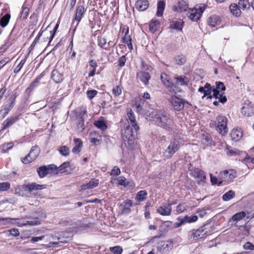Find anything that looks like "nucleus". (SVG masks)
<instances>
[{"mask_svg": "<svg viewBox=\"0 0 254 254\" xmlns=\"http://www.w3.org/2000/svg\"><path fill=\"white\" fill-rule=\"evenodd\" d=\"M160 78L162 82L166 87L168 88V87L170 86L172 81H170L167 74L165 73H162L161 74Z\"/></svg>", "mask_w": 254, "mask_h": 254, "instance_id": "39", "label": "nucleus"}, {"mask_svg": "<svg viewBox=\"0 0 254 254\" xmlns=\"http://www.w3.org/2000/svg\"><path fill=\"white\" fill-rule=\"evenodd\" d=\"M132 203L131 200L127 199L121 204L122 206V213L124 214H128L131 211L130 207L132 206Z\"/></svg>", "mask_w": 254, "mask_h": 254, "instance_id": "18", "label": "nucleus"}, {"mask_svg": "<svg viewBox=\"0 0 254 254\" xmlns=\"http://www.w3.org/2000/svg\"><path fill=\"white\" fill-rule=\"evenodd\" d=\"M45 32V30L40 31L36 37L35 38L34 40L31 44V46H30L29 49V53L33 49L36 44L39 42V40L40 38V37L42 36L43 33Z\"/></svg>", "mask_w": 254, "mask_h": 254, "instance_id": "46", "label": "nucleus"}, {"mask_svg": "<svg viewBox=\"0 0 254 254\" xmlns=\"http://www.w3.org/2000/svg\"><path fill=\"white\" fill-rule=\"evenodd\" d=\"M99 184V181L96 179H92L89 182V187H91V188H93L98 186Z\"/></svg>", "mask_w": 254, "mask_h": 254, "instance_id": "62", "label": "nucleus"}, {"mask_svg": "<svg viewBox=\"0 0 254 254\" xmlns=\"http://www.w3.org/2000/svg\"><path fill=\"white\" fill-rule=\"evenodd\" d=\"M175 79L178 83L181 86L187 85L189 81L188 78L185 76L176 77Z\"/></svg>", "mask_w": 254, "mask_h": 254, "instance_id": "43", "label": "nucleus"}, {"mask_svg": "<svg viewBox=\"0 0 254 254\" xmlns=\"http://www.w3.org/2000/svg\"><path fill=\"white\" fill-rule=\"evenodd\" d=\"M69 162H64L62 165H61L58 168H57V173L58 172L63 173L64 172V170L69 166Z\"/></svg>", "mask_w": 254, "mask_h": 254, "instance_id": "52", "label": "nucleus"}, {"mask_svg": "<svg viewBox=\"0 0 254 254\" xmlns=\"http://www.w3.org/2000/svg\"><path fill=\"white\" fill-rule=\"evenodd\" d=\"M230 10L231 13L236 16H239L241 14V9L237 4L233 3L230 5Z\"/></svg>", "mask_w": 254, "mask_h": 254, "instance_id": "33", "label": "nucleus"}, {"mask_svg": "<svg viewBox=\"0 0 254 254\" xmlns=\"http://www.w3.org/2000/svg\"><path fill=\"white\" fill-rule=\"evenodd\" d=\"M227 118L223 116L219 115L217 117L216 123H210L212 127L213 125L215 126L216 130L221 134L225 135L228 132Z\"/></svg>", "mask_w": 254, "mask_h": 254, "instance_id": "3", "label": "nucleus"}, {"mask_svg": "<svg viewBox=\"0 0 254 254\" xmlns=\"http://www.w3.org/2000/svg\"><path fill=\"white\" fill-rule=\"evenodd\" d=\"M110 251L114 254H121L123 252V249L120 246H116L114 247L110 248Z\"/></svg>", "mask_w": 254, "mask_h": 254, "instance_id": "54", "label": "nucleus"}, {"mask_svg": "<svg viewBox=\"0 0 254 254\" xmlns=\"http://www.w3.org/2000/svg\"><path fill=\"white\" fill-rule=\"evenodd\" d=\"M135 8L137 10L143 11L146 10L149 6L148 0H137L135 2Z\"/></svg>", "mask_w": 254, "mask_h": 254, "instance_id": "16", "label": "nucleus"}, {"mask_svg": "<svg viewBox=\"0 0 254 254\" xmlns=\"http://www.w3.org/2000/svg\"><path fill=\"white\" fill-rule=\"evenodd\" d=\"M184 26V22L180 21H173L170 23V28L178 31H181Z\"/></svg>", "mask_w": 254, "mask_h": 254, "instance_id": "27", "label": "nucleus"}, {"mask_svg": "<svg viewBox=\"0 0 254 254\" xmlns=\"http://www.w3.org/2000/svg\"><path fill=\"white\" fill-rule=\"evenodd\" d=\"M59 152L62 155L64 156H67L69 154V148L66 146H61L60 148Z\"/></svg>", "mask_w": 254, "mask_h": 254, "instance_id": "51", "label": "nucleus"}, {"mask_svg": "<svg viewBox=\"0 0 254 254\" xmlns=\"http://www.w3.org/2000/svg\"><path fill=\"white\" fill-rule=\"evenodd\" d=\"M207 224L204 225L198 229H192L188 232V237L189 240H196L204 237V236L209 235V233L206 230Z\"/></svg>", "mask_w": 254, "mask_h": 254, "instance_id": "5", "label": "nucleus"}, {"mask_svg": "<svg viewBox=\"0 0 254 254\" xmlns=\"http://www.w3.org/2000/svg\"><path fill=\"white\" fill-rule=\"evenodd\" d=\"M169 101L172 108L177 111H180L184 109L185 103H189L185 100L178 98L176 96H172L169 99Z\"/></svg>", "mask_w": 254, "mask_h": 254, "instance_id": "9", "label": "nucleus"}, {"mask_svg": "<svg viewBox=\"0 0 254 254\" xmlns=\"http://www.w3.org/2000/svg\"><path fill=\"white\" fill-rule=\"evenodd\" d=\"M170 92L174 93H177L181 91V90L178 85L174 84L172 82L171 83L170 86L168 87Z\"/></svg>", "mask_w": 254, "mask_h": 254, "instance_id": "49", "label": "nucleus"}, {"mask_svg": "<svg viewBox=\"0 0 254 254\" xmlns=\"http://www.w3.org/2000/svg\"><path fill=\"white\" fill-rule=\"evenodd\" d=\"M14 106V105L12 104V103H9V104H5L4 105H3L2 106V110H1L2 111H4V113H3V117H5L8 113L9 112V111L12 109Z\"/></svg>", "mask_w": 254, "mask_h": 254, "instance_id": "48", "label": "nucleus"}, {"mask_svg": "<svg viewBox=\"0 0 254 254\" xmlns=\"http://www.w3.org/2000/svg\"><path fill=\"white\" fill-rule=\"evenodd\" d=\"M20 116V114H19L15 116L10 117L4 120L2 123L3 127L2 128V130H4L5 129L9 128L14 124L16 123L19 120Z\"/></svg>", "mask_w": 254, "mask_h": 254, "instance_id": "13", "label": "nucleus"}, {"mask_svg": "<svg viewBox=\"0 0 254 254\" xmlns=\"http://www.w3.org/2000/svg\"><path fill=\"white\" fill-rule=\"evenodd\" d=\"M10 18V15L9 13H6L4 16L0 18V25L2 27H5L9 22Z\"/></svg>", "mask_w": 254, "mask_h": 254, "instance_id": "38", "label": "nucleus"}, {"mask_svg": "<svg viewBox=\"0 0 254 254\" xmlns=\"http://www.w3.org/2000/svg\"><path fill=\"white\" fill-rule=\"evenodd\" d=\"M59 23H57L53 30L49 32L50 34V42H51L53 38H54L56 31L59 27Z\"/></svg>", "mask_w": 254, "mask_h": 254, "instance_id": "56", "label": "nucleus"}, {"mask_svg": "<svg viewBox=\"0 0 254 254\" xmlns=\"http://www.w3.org/2000/svg\"><path fill=\"white\" fill-rule=\"evenodd\" d=\"M220 22L221 21L219 17L216 15L210 16L207 20L208 25L212 27L219 25Z\"/></svg>", "mask_w": 254, "mask_h": 254, "instance_id": "22", "label": "nucleus"}, {"mask_svg": "<svg viewBox=\"0 0 254 254\" xmlns=\"http://www.w3.org/2000/svg\"><path fill=\"white\" fill-rule=\"evenodd\" d=\"M84 120L82 116L79 115L77 117V130L81 132L84 129Z\"/></svg>", "mask_w": 254, "mask_h": 254, "instance_id": "31", "label": "nucleus"}, {"mask_svg": "<svg viewBox=\"0 0 254 254\" xmlns=\"http://www.w3.org/2000/svg\"><path fill=\"white\" fill-rule=\"evenodd\" d=\"M85 11H86V9L84 8V6L82 5H79L77 7L76 11H75V17L72 21V24L74 23V21L77 22V23H76L75 27L74 29V31L75 30V28H76V26L78 25L79 23L81 21V20L82 18V16H83V14L85 13Z\"/></svg>", "mask_w": 254, "mask_h": 254, "instance_id": "12", "label": "nucleus"}, {"mask_svg": "<svg viewBox=\"0 0 254 254\" xmlns=\"http://www.w3.org/2000/svg\"><path fill=\"white\" fill-rule=\"evenodd\" d=\"M133 106L135 107L136 112L140 114H145L148 109V102L144 99H136Z\"/></svg>", "mask_w": 254, "mask_h": 254, "instance_id": "10", "label": "nucleus"}, {"mask_svg": "<svg viewBox=\"0 0 254 254\" xmlns=\"http://www.w3.org/2000/svg\"><path fill=\"white\" fill-rule=\"evenodd\" d=\"M224 178L232 181L236 177V172L234 170H225L223 172Z\"/></svg>", "mask_w": 254, "mask_h": 254, "instance_id": "24", "label": "nucleus"}, {"mask_svg": "<svg viewBox=\"0 0 254 254\" xmlns=\"http://www.w3.org/2000/svg\"><path fill=\"white\" fill-rule=\"evenodd\" d=\"M98 45L100 48L105 49H107L106 48L104 47V46L106 45L107 43L106 39L105 38L98 37Z\"/></svg>", "mask_w": 254, "mask_h": 254, "instance_id": "57", "label": "nucleus"}, {"mask_svg": "<svg viewBox=\"0 0 254 254\" xmlns=\"http://www.w3.org/2000/svg\"><path fill=\"white\" fill-rule=\"evenodd\" d=\"M8 232H9V235L14 237L18 236L20 234L18 229L16 228L9 229L8 230Z\"/></svg>", "mask_w": 254, "mask_h": 254, "instance_id": "61", "label": "nucleus"}, {"mask_svg": "<svg viewBox=\"0 0 254 254\" xmlns=\"http://www.w3.org/2000/svg\"><path fill=\"white\" fill-rule=\"evenodd\" d=\"M147 193L146 190H140L137 192L135 196V200L138 201H143L146 199Z\"/></svg>", "mask_w": 254, "mask_h": 254, "instance_id": "37", "label": "nucleus"}, {"mask_svg": "<svg viewBox=\"0 0 254 254\" xmlns=\"http://www.w3.org/2000/svg\"><path fill=\"white\" fill-rule=\"evenodd\" d=\"M201 142L204 145V147H205L211 144L212 138L208 133L203 134L201 135Z\"/></svg>", "mask_w": 254, "mask_h": 254, "instance_id": "26", "label": "nucleus"}, {"mask_svg": "<svg viewBox=\"0 0 254 254\" xmlns=\"http://www.w3.org/2000/svg\"><path fill=\"white\" fill-rule=\"evenodd\" d=\"M183 220L184 221L185 223H193L195 221H196L198 219V217L196 215H191V216H188L186 215L184 217H182Z\"/></svg>", "mask_w": 254, "mask_h": 254, "instance_id": "45", "label": "nucleus"}, {"mask_svg": "<svg viewBox=\"0 0 254 254\" xmlns=\"http://www.w3.org/2000/svg\"><path fill=\"white\" fill-rule=\"evenodd\" d=\"M176 10L180 11H186L189 9V4L185 0H178Z\"/></svg>", "mask_w": 254, "mask_h": 254, "instance_id": "19", "label": "nucleus"}, {"mask_svg": "<svg viewBox=\"0 0 254 254\" xmlns=\"http://www.w3.org/2000/svg\"><path fill=\"white\" fill-rule=\"evenodd\" d=\"M160 245L163 248V250H164L165 248H168L169 246L172 245V242L171 241H162L160 244Z\"/></svg>", "mask_w": 254, "mask_h": 254, "instance_id": "63", "label": "nucleus"}, {"mask_svg": "<svg viewBox=\"0 0 254 254\" xmlns=\"http://www.w3.org/2000/svg\"><path fill=\"white\" fill-rule=\"evenodd\" d=\"M182 145V143L180 139L174 138L163 152V157L165 159L171 158L180 149Z\"/></svg>", "mask_w": 254, "mask_h": 254, "instance_id": "2", "label": "nucleus"}, {"mask_svg": "<svg viewBox=\"0 0 254 254\" xmlns=\"http://www.w3.org/2000/svg\"><path fill=\"white\" fill-rule=\"evenodd\" d=\"M29 12V7L27 6L25 3H24L22 7V11L20 12V15L19 18L21 20H24L27 19V16Z\"/></svg>", "mask_w": 254, "mask_h": 254, "instance_id": "29", "label": "nucleus"}, {"mask_svg": "<svg viewBox=\"0 0 254 254\" xmlns=\"http://www.w3.org/2000/svg\"><path fill=\"white\" fill-rule=\"evenodd\" d=\"M113 94L115 96H118L120 95L121 94L122 92V86L120 85L116 86L115 87H114L113 90Z\"/></svg>", "mask_w": 254, "mask_h": 254, "instance_id": "53", "label": "nucleus"}, {"mask_svg": "<svg viewBox=\"0 0 254 254\" xmlns=\"http://www.w3.org/2000/svg\"><path fill=\"white\" fill-rule=\"evenodd\" d=\"M154 120L158 126L166 130H171L175 128V124L170 118L169 114L161 112H157L154 117Z\"/></svg>", "mask_w": 254, "mask_h": 254, "instance_id": "1", "label": "nucleus"}, {"mask_svg": "<svg viewBox=\"0 0 254 254\" xmlns=\"http://www.w3.org/2000/svg\"><path fill=\"white\" fill-rule=\"evenodd\" d=\"M213 89L219 93H222L224 92L226 87L223 82L219 81L216 82V87L213 88Z\"/></svg>", "mask_w": 254, "mask_h": 254, "instance_id": "42", "label": "nucleus"}, {"mask_svg": "<svg viewBox=\"0 0 254 254\" xmlns=\"http://www.w3.org/2000/svg\"><path fill=\"white\" fill-rule=\"evenodd\" d=\"M137 78L140 80L145 85L149 83V80L151 78V76L148 72L140 71L136 74Z\"/></svg>", "mask_w": 254, "mask_h": 254, "instance_id": "14", "label": "nucleus"}, {"mask_svg": "<svg viewBox=\"0 0 254 254\" xmlns=\"http://www.w3.org/2000/svg\"><path fill=\"white\" fill-rule=\"evenodd\" d=\"M238 5L240 9L244 10L249 9L251 4L248 0H239Z\"/></svg>", "mask_w": 254, "mask_h": 254, "instance_id": "41", "label": "nucleus"}, {"mask_svg": "<svg viewBox=\"0 0 254 254\" xmlns=\"http://www.w3.org/2000/svg\"><path fill=\"white\" fill-rule=\"evenodd\" d=\"M37 172L40 178L45 177L48 174H57V167L54 164L48 166H42L37 169Z\"/></svg>", "mask_w": 254, "mask_h": 254, "instance_id": "6", "label": "nucleus"}, {"mask_svg": "<svg viewBox=\"0 0 254 254\" xmlns=\"http://www.w3.org/2000/svg\"><path fill=\"white\" fill-rule=\"evenodd\" d=\"M25 62H26V60L25 59L22 60L20 61V62L19 63V64H18L17 67L16 68H15V69H14V73H18L20 70L21 68L23 67V65L25 63Z\"/></svg>", "mask_w": 254, "mask_h": 254, "instance_id": "59", "label": "nucleus"}, {"mask_svg": "<svg viewBox=\"0 0 254 254\" xmlns=\"http://www.w3.org/2000/svg\"><path fill=\"white\" fill-rule=\"evenodd\" d=\"M126 62V56L123 55L118 60V65L120 67H123L125 65V63Z\"/></svg>", "mask_w": 254, "mask_h": 254, "instance_id": "60", "label": "nucleus"}, {"mask_svg": "<svg viewBox=\"0 0 254 254\" xmlns=\"http://www.w3.org/2000/svg\"><path fill=\"white\" fill-rule=\"evenodd\" d=\"M51 77L54 81L57 83H61L64 79L63 74L60 73L57 69L53 70Z\"/></svg>", "mask_w": 254, "mask_h": 254, "instance_id": "20", "label": "nucleus"}, {"mask_svg": "<svg viewBox=\"0 0 254 254\" xmlns=\"http://www.w3.org/2000/svg\"><path fill=\"white\" fill-rule=\"evenodd\" d=\"M192 176L198 181L204 182L206 179V176L204 172L201 170L195 168L191 172Z\"/></svg>", "mask_w": 254, "mask_h": 254, "instance_id": "15", "label": "nucleus"}, {"mask_svg": "<svg viewBox=\"0 0 254 254\" xmlns=\"http://www.w3.org/2000/svg\"><path fill=\"white\" fill-rule=\"evenodd\" d=\"M160 25V22L158 20L152 19L149 23V30L153 33L156 32Z\"/></svg>", "mask_w": 254, "mask_h": 254, "instance_id": "30", "label": "nucleus"}, {"mask_svg": "<svg viewBox=\"0 0 254 254\" xmlns=\"http://www.w3.org/2000/svg\"><path fill=\"white\" fill-rule=\"evenodd\" d=\"M205 7L204 6H199L198 8L195 7L192 9L189 8V13L190 15L188 16L192 21H197V20L199 19Z\"/></svg>", "mask_w": 254, "mask_h": 254, "instance_id": "11", "label": "nucleus"}, {"mask_svg": "<svg viewBox=\"0 0 254 254\" xmlns=\"http://www.w3.org/2000/svg\"><path fill=\"white\" fill-rule=\"evenodd\" d=\"M243 248L245 250H250L253 251L254 250V245L251 242H247L244 245Z\"/></svg>", "mask_w": 254, "mask_h": 254, "instance_id": "64", "label": "nucleus"}, {"mask_svg": "<svg viewBox=\"0 0 254 254\" xmlns=\"http://www.w3.org/2000/svg\"><path fill=\"white\" fill-rule=\"evenodd\" d=\"M171 211V204H168V205L165 206H161L157 210L159 213L164 216L170 215Z\"/></svg>", "mask_w": 254, "mask_h": 254, "instance_id": "25", "label": "nucleus"}, {"mask_svg": "<svg viewBox=\"0 0 254 254\" xmlns=\"http://www.w3.org/2000/svg\"><path fill=\"white\" fill-rule=\"evenodd\" d=\"M127 115L128 120L131 124V126L133 127H135L136 128H139L136 121L135 116L131 109H128L127 110Z\"/></svg>", "mask_w": 254, "mask_h": 254, "instance_id": "21", "label": "nucleus"}, {"mask_svg": "<svg viewBox=\"0 0 254 254\" xmlns=\"http://www.w3.org/2000/svg\"><path fill=\"white\" fill-rule=\"evenodd\" d=\"M246 216V212L244 211H241L238 213H236L231 218V220L233 221H239L242 220L244 217Z\"/></svg>", "mask_w": 254, "mask_h": 254, "instance_id": "35", "label": "nucleus"}, {"mask_svg": "<svg viewBox=\"0 0 254 254\" xmlns=\"http://www.w3.org/2000/svg\"><path fill=\"white\" fill-rule=\"evenodd\" d=\"M22 188L25 191H27V193H25V195L28 197H32L36 195L34 192L35 190H41L45 189L46 187L45 185H40L35 183H33L32 184L23 185Z\"/></svg>", "mask_w": 254, "mask_h": 254, "instance_id": "7", "label": "nucleus"}, {"mask_svg": "<svg viewBox=\"0 0 254 254\" xmlns=\"http://www.w3.org/2000/svg\"><path fill=\"white\" fill-rule=\"evenodd\" d=\"M174 61L176 64L178 65H182L185 64L186 62V56L183 54L176 55L174 57Z\"/></svg>", "mask_w": 254, "mask_h": 254, "instance_id": "32", "label": "nucleus"}, {"mask_svg": "<svg viewBox=\"0 0 254 254\" xmlns=\"http://www.w3.org/2000/svg\"><path fill=\"white\" fill-rule=\"evenodd\" d=\"M97 93V91L95 90H88L86 92L87 96L89 99H92L95 97Z\"/></svg>", "mask_w": 254, "mask_h": 254, "instance_id": "58", "label": "nucleus"}, {"mask_svg": "<svg viewBox=\"0 0 254 254\" xmlns=\"http://www.w3.org/2000/svg\"><path fill=\"white\" fill-rule=\"evenodd\" d=\"M235 195V192L232 190H230L223 195L222 199L224 201H229L234 198Z\"/></svg>", "mask_w": 254, "mask_h": 254, "instance_id": "44", "label": "nucleus"}, {"mask_svg": "<svg viewBox=\"0 0 254 254\" xmlns=\"http://www.w3.org/2000/svg\"><path fill=\"white\" fill-rule=\"evenodd\" d=\"M139 128L133 127L130 125L127 126L123 132V135L125 141H127L129 145H132L134 143V140L137 136V131Z\"/></svg>", "mask_w": 254, "mask_h": 254, "instance_id": "4", "label": "nucleus"}, {"mask_svg": "<svg viewBox=\"0 0 254 254\" xmlns=\"http://www.w3.org/2000/svg\"><path fill=\"white\" fill-rule=\"evenodd\" d=\"M40 150L37 146H33L31 147L29 154L25 157L21 159V161L25 164H27L35 160L39 156Z\"/></svg>", "mask_w": 254, "mask_h": 254, "instance_id": "8", "label": "nucleus"}, {"mask_svg": "<svg viewBox=\"0 0 254 254\" xmlns=\"http://www.w3.org/2000/svg\"><path fill=\"white\" fill-rule=\"evenodd\" d=\"M165 3L162 0H159L157 3V11L156 15L159 16H162L165 8Z\"/></svg>", "mask_w": 254, "mask_h": 254, "instance_id": "36", "label": "nucleus"}, {"mask_svg": "<svg viewBox=\"0 0 254 254\" xmlns=\"http://www.w3.org/2000/svg\"><path fill=\"white\" fill-rule=\"evenodd\" d=\"M119 185L121 186H123L124 187H132V183L129 181H128L125 177L123 176H121L118 180Z\"/></svg>", "mask_w": 254, "mask_h": 254, "instance_id": "34", "label": "nucleus"}, {"mask_svg": "<svg viewBox=\"0 0 254 254\" xmlns=\"http://www.w3.org/2000/svg\"><path fill=\"white\" fill-rule=\"evenodd\" d=\"M91 135L94 136L91 138V143L95 145L97 144V143L100 141V139H98V137H99V138H101V136L96 132H94L93 133H92Z\"/></svg>", "mask_w": 254, "mask_h": 254, "instance_id": "50", "label": "nucleus"}, {"mask_svg": "<svg viewBox=\"0 0 254 254\" xmlns=\"http://www.w3.org/2000/svg\"><path fill=\"white\" fill-rule=\"evenodd\" d=\"M213 88L211 87L210 84L206 83L204 86V95L202 96V98L204 97L207 96V99H212V96L211 95V92Z\"/></svg>", "mask_w": 254, "mask_h": 254, "instance_id": "28", "label": "nucleus"}, {"mask_svg": "<svg viewBox=\"0 0 254 254\" xmlns=\"http://www.w3.org/2000/svg\"><path fill=\"white\" fill-rule=\"evenodd\" d=\"M10 188V184L8 182L0 183V191H4L8 190Z\"/></svg>", "mask_w": 254, "mask_h": 254, "instance_id": "55", "label": "nucleus"}, {"mask_svg": "<svg viewBox=\"0 0 254 254\" xmlns=\"http://www.w3.org/2000/svg\"><path fill=\"white\" fill-rule=\"evenodd\" d=\"M94 125L98 128L101 129L102 131H104L107 128V126L103 121H95L94 122Z\"/></svg>", "mask_w": 254, "mask_h": 254, "instance_id": "40", "label": "nucleus"}, {"mask_svg": "<svg viewBox=\"0 0 254 254\" xmlns=\"http://www.w3.org/2000/svg\"><path fill=\"white\" fill-rule=\"evenodd\" d=\"M233 140L237 142L239 141L243 137V133L241 129L234 128L230 133Z\"/></svg>", "mask_w": 254, "mask_h": 254, "instance_id": "17", "label": "nucleus"}, {"mask_svg": "<svg viewBox=\"0 0 254 254\" xmlns=\"http://www.w3.org/2000/svg\"><path fill=\"white\" fill-rule=\"evenodd\" d=\"M14 145V143L12 142H10L7 143H4L0 145V147L2 152H6L10 150Z\"/></svg>", "mask_w": 254, "mask_h": 254, "instance_id": "47", "label": "nucleus"}, {"mask_svg": "<svg viewBox=\"0 0 254 254\" xmlns=\"http://www.w3.org/2000/svg\"><path fill=\"white\" fill-rule=\"evenodd\" d=\"M75 146L72 149V152L74 154H77L81 151V149L83 146L81 140L78 138H74L73 139Z\"/></svg>", "mask_w": 254, "mask_h": 254, "instance_id": "23", "label": "nucleus"}]
</instances>
